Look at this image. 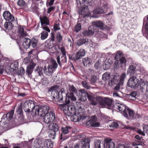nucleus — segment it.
<instances>
[{"mask_svg": "<svg viewBox=\"0 0 148 148\" xmlns=\"http://www.w3.org/2000/svg\"><path fill=\"white\" fill-rule=\"evenodd\" d=\"M114 109L119 110L126 118H128L129 116L130 119H134L137 118L139 119L140 117V115L136 114L133 110L129 109L127 107H126L125 105L122 104L116 103L114 104Z\"/></svg>", "mask_w": 148, "mask_h": 148, "instance_id": "1", "label": "nucleus"}, {"mask_svg": "<svg viewBox=\"0 0 148 148\" xmlns=\"http://www.w3.org/2000/svg\"><path fill=\"white\" fill-rule=\"evenodd\" d=\"M81 104L79 102L76 103V105H68L64 103L59 105V108L61 110H63L64 114L69 116H72L75 114V110H79L81 109Z\"/></svg>", "mask_w": 148, "mask_h": 148, "instance_id": "2", "label": "nucleus"}, {"mask_svg": "<svg viewBox=\"0 0 148 148\" xmlns=\"http://www.w3.org/2000/svg\"><path fill=\"white\" fill-rule=\"evenodd\" d=\"M79 91V95L80 96V101H84L87 100V98L90 101V105L95 106L98 104L97 97L96 98L87 93L85 92L83 90H80Z\"/></svg>", "mask_w": 148, "mask_h": 148, "instance_id": "3", "label": "nucleus"}, {"mask_svg": "<svg viewBox=\"0 0 148 148\" xmlns=\"http://www.w3.org/2000/svg\"><path fill=\"white\" fill-rule=\"evenodd\" d=\"M123 55L120 51L116 53L115 56L116 61L114 64L115 68L117 69L119 65L121 67L125 66L127 61L125 57L123 56Z\"/></svg>", "mask_w": 148, "mask_h": 148, "instance_id": "4", "label": "nucleus"}, {"mask_svg": "<svg viewBox=\"0 0 148 148\" xmlns=\"http://www.w3.org/2000/svg\"><path fill=\"white\" fill-rule=\"evenodd\" d=\"M59 87L58 85L51 86L48 89V92H51V95L53 99H56L60 102H62V97L60 96L57 89L59 88Z\"/></svg>", "mask_w": 148, "mask_h": 148, "instance_id": "5", "label": "nucleus"}, {"mask_svg": "<svg viewBox=\"0 0 148 148\" xmlns=\"http://www.w3.org/2000/svg\"><path fill=\"white\" fill-rule=\"evenodd\" d=\"M43 69L42 67L38 66L36 68L35 71L40 76L43 75L42 71ZM43 71L44 73L46 75L50 76L52 73L53 69L51 66L48 65L47 66V69L46 66H45L43 69Z\"/></svg>", "mask_w": 148, "mask_h": 148, "instance_id": "6", "label": "nucleus"}, {"mask_svg": "<svg viewBox=\"0 0 148 148\" xmlns=\"http://www.w3.org/2000/svg\"><path fill=\"white\" fill-rule=\"evenodd\" d=\"M49 128V137L51 139H54L55 138L56 132L58 131V126L57 124L54 123L50 124Z\"/></svg>", "mask_w": 148, "mask_h": 148, "instance_id": "7", "label": "nucleus"}, {"mask_svg": "<svg viewBox=\"0 0 148 148\" xmlns=\"http://www.w3.org/2000/svg\"><path fill=\"white\" fill-rule=\"evenodd\" d=\"M86 54L85 50L84 49H80L75 54L72 55H69V58L70 60L75 62L77 60L82 58Z\"/></svg>", "mask_w": 148, "mask_h": 148, "instance_id": "8", "label": "nucleus"}, {"mask_svg": "<svg viewBox=\"0 0 148 148\" xmlns=\"http://www.w3.org/2000/svg\"><path fill=\"white\" fill-rule=\"evenodd\" d=\"M92 24L90 26V28L93 29L95 32H98L99 30H103L105 28L104 23L100 21L93 22Z\"/></svg>", "mask_w": 148, "mask_h": 148, "instance_id": "9", "label": "nucleus"}, {"mask_svg": "<svg viewBox=\"0 0 148 148\" xmlns=\"http://www.w3.org/2000/svg\"><path fill=\"white\" fill-rule=\"evenodd\" d=\"M138 79L135 76L130 77L129 79L127 86L131 88H136L139 86L140 83H138Z\"/></svg>", "mask_w": 148, "mask_h": 148, "instance_id": "10", "label": "nucleus"}, {"mask_svg": "<svg viewBox=\"0 0 148 148\" xmlns=\"http://www.w3.org/2000/svg\"><path fill=\"white\" fill-rule=\"evenodd\" d=\"M69 91L68 92V97L70 100L75 101L76 100V98L74 95V93L77 91L76 88L73 85H69Z\"/></svg>", "mask_w": 148, "mask_h": 148, "instance_id": "11", "label": "nucleus"}, {"mask_svg": "<svg viewBox=\"0 0 148 148\" xmlns=\"http://www.w3.org/2000/svg\"><path fill=\"white\" fill-rule=\"evenodd\" d=\"M44 122L47 124L50 123L55 119V115L54 113L52 112L47 113L44 115Z\"/></svg>", "mask_w": 148, "mask_h": 148, "instance_id": "12", "label": "nucleus"}, {"mask_svg": "<svg viewBox=\"0 0 148 148\" xmlns=\"http://www.w3.org/2000/svg\"><path fill=\"white\" fill-rule=\"evenodd\" d=\"M71 129V127L70 126H66L62 127L61 128L62 133L60 134V140L62 141L66 139L67 138L65 137V135L68 134Z\"/></svg>", "mask_w": 148, "mask_h": 148, "instance_id": "13", "label": "nucleus"}, {"mask_svg": "<svg viewBox=\"0 0 148 148\" xmlns=\"http://www.w3.org/2000/svg\"><path fill=\"white\" fill-rule=\"evenodd\" d=\"M3 15L4 18L9 22H13L15 20V18L13 15L8 11H5L4 12Z\"/></svg>", "mask_w": 148, "mask_h": 148, "instance_id": "14", "label": "nucleus"}, {"mask_svg": "<svg viewBox=\"0 0 148 148\" xmlns=\"http://www.w3.org/2000/svg\"><path fill=\"white\" fill-rule=\"evenodd\" d=\"M66 91V90L64 88H62L60 89L59 93V94L60 93L61 94V95L60 96H61V97H62V101H64L63 100L64 99L66 103L69 104L70 101L68 97V93H65V92Z\"/></svg>", "mask_w": 148, "mask_h": 148, "instance_id": "15", "label": "nucleus"}, {"mask_svg": "<svg viewBox=\"0 0 148 148\" xmlns=\"http://www.w3.org/2000/svg\"><path fill=\"white\" fill-rule=\"evenodd\" d=\"M97 120L95 118H92L87 121L86 123V125L88 127H98L100 125L99 122H96Z\"/></svg>", "mask_w": 148, "mask_h": 148, "instance_id": "16", "label": "nucleus"}, {"mask_svg": "<svg viewBox=\"0 0 148 148\" xmlns=\"http://www.w3.org/2000/svg\"><path fill=\"white\" fill-rule=\"evenodd\" d=\"M107 8V6L104 5L102 7H98L94 10L93 13L94 14H101L103 13Z\"/></svg>", "mask_w": 148, "mask_h": 148, "instance_id": "17", "label": "nucleus"}, {"mask_svg": "<svg viewBox=\"0 0 148 148\" xmlns=\"http://www.w3.org/2000/svg\"><path fill=\"white\" fill-rule=\"evenodd\" d=\"M90 140L89 138H84L81 141V148H90Z\"/></svg>", "mask_w": 148, "mask_h": 148, "instance_id": "18", "label": "nucleus"}, {"mask_svg": "<svg viewBox=\"0 0 148 148\" xmlns=\"http://www.w3.org/2000/svg\"><path fill=\"white\" fill-rule=\"evenodd\" d=\"M104 143L106 145V148H114L115 147V143L112 142L111 140L110 139H106Z\"/></svg>", "mask_w": 148, "mask_h": 148, "instance_id": "19", "label": "nucleus"}, {"mask_svg": "<svg viewBox=\"0 0 148 148\" xmlns=\"http://www.w3.org/2000/svg\"><path fill=\"white\" fill-rule=\"evenodd\" d=\"M95 32L93 29L90 28V26L88 28V30L84 31L82 34L85 36H89L93 35Z\"/></svg>", "mask_w": 148, "mask_h": 148, "instance_id": "20", "label": "nucleus"}, {"mask_svg": "<svg viewBox=\"0 0 148 148\" xmlns=\"http://www.w3.org/2000/svg\"><path fill=\"white\" fill-rule=\"evenodd\" d=\"M18 33L20 36L21 39L22 38L27 36V34L25 31L24 30V29L23 27L20 26L18 27Z\"/></svg>", "mask_w": 148, "mask_h": 148, "instance_id": "21", "label": "nucleus"}, {"mask_svg": "<svg viewBox=\"0 0 148 148\" xmlns=\"http://www.w3.org/2000/svg\"><path fill=\"white\" fill-rule=\"evenodd\" d=\"M35 108L36 109L34 112L35 115H38L41 116H44V112H43L42 107L36 106L35 107Z\"/></svg>", "mask_w": 148, "mask_h": 148, "instance_id": "22", "label": "nucleus"}, {"mask_svg": "<svg viewBox=\"0 0 148 148\" xmlns=\"http://www.w3.org/2000/svg\"><path fill=\"white\" fill-rule=\"evenodd\" d=\"M139 86L140 90L143 92L148 91V82H140Z\"/></svg>", "mask_w": 148, "mask_h": 148, "instance_id": "23", "label": "nucleus"}, {"mask_svg": "<svg viewBox=\"0 0 148 148\" xmlns=\"http://www.w3.org/2000/svg\"><path fill=\"white\" fill-rule=\"evenodd\" d=\"M112 63V61L111 59H106L104 62L103 66L104 69L107 70L109 69Z\"/></svg>", "mask_w": 148, "mask_h": 148, "instance_id": "24", "label": "nucleus"}, {"mask_svg": "<svg viewBox=\"0 0 148 148\" xmlns=\"http://www.w3.org/2000/svg\"><path fill=\"white\" fill-rule=\"evenodd\" d=\"M32 40L29 38H25L23 40V45L25 48L27 49L29 48L31 44Z\"/></svg>", "mask_w": 148, "mask_h": 148, "instance_id": "25", "label": "nucleus"}, {"mask_svg": "<svg viewBox=\"0 0 148 148\" xmlns=\"http://www.w3.org/2000/svg\"><path fill=\"white\" fill-rule=\"evenodd\" d=\"M41 26L42 25H48L49 23V19L46 16H44L42 17H40Z\"/></svg>", "mask_w": 148, "mask_h": 148, "instance_id": "26", "label": "nucleus"}, {"mask_svg": "<svg viewBox=\"0 0 148 148\" xmlns=\"http://www.w3.org/2000/svg\"><path fill=\"white\" fill-rule=\"evenodd\" d=\"M94 145L95 148H104L105 146L104 142L101 143V141L98 140L95 141Z\"/></svg>", "mask_w": 148, "mask_h": 148, "instance_id": "27", "label": "nucleus"}, {"mask_svg": "<svg viewBox=\"0 0 148 148\" xmlns=\"http://www.w3.org/2000/svg\"><path fill=\"white\" fill-rule=\"evenodd\" d=\"M136 66L134 65H131L129 66L127 72V73L131 75H132L135 73Z\"/></svg>", "mask_w": 148, "mask_h": 148, "instance_id": "28", "label": "nucleus"}, {"mask_svg": "<svg viewBox=\"0 0 148 148\" xmlns=\"http://www.w3.org/2000/svg\"><path fill=\"white\" fill-rule=\"evenodd\" d=\"M17 5L23 9H26L28 8L27 4L23 0H19L17 2Z\"/></svg>", "mask_w": 148, "mask_h": 148, "instance_id": "29", "label": "nucleus"}, {"mask_svg": "<svg viewBox=\"0 0 148 148\" xmlns=\"http://www.w3.org/2000/svg\"><path fill=\"white\" fill-rule=\"evenodd\" d=\"M92 0H79L80 4L81 5L88 6L91 5Z\"/></svg>", "mask_w": 148, "mask_h": 148, "instance_id": "30", "label": "nucleus"}, {"mask_svg": "<svg viewBox=\"0 0 148 148\" xmlns=\"http://www.w3.org/2000/svg\"><path fill=\"white\" fill-rule=\"evenodd\" d=\"M18 64L17 62H14L12 63L10 66L9 70L11 71L14 72L17 70L18 68Z\"/></svg>", "mask_w": 148, "mask_h": 148, "instance_id": "31", "label": "nucleus"}, {"mask_svg": "<svg viewBox=\"0 0 148 148\" xmlns=\"http://www.w3.org/2000/svg\"><path fill=\"white\" fill-rule=\"evenodd\" d=\"M92 62L91 59L88 57H85L83 59V63L85 66H89Z\"/></svg>", "mask_w": 148, "mask_h": 148, "instance_id": "32", "label": "nucleus"}, {"mask_svg": "<svg viewBox=\"0 0 148 148\" xmlns=\"http://www.w3.org/2000/svg\"><path fill=\"white\" fill-rule=\"evenodd\" d=\"M97 100L99 105L102 107L105 106V97L103 98L101 97H97Z\"/></svg>", "mask_w": 148, "mask_h": 148, "instance_id": "33", "label": "nucleus"}, {"mask_svg": "<svg viewBox=\"0 0 148 148\" xmlns=\"http://www.w3.org/2000/svg\"><path fill=\"white\" fill-rule=\"evenodd\" d=\"M14 112V110H11L9 112L7 113L4 116V118H5L6 119H11L13 116Z\"/></svg>", "mask_w": 148, "mask_h": 148, "instance_id": "34", "label": "nucleus"}, {"mask_svg": "<svg viewBox=\"0 0 148 148\" xmlns=\"http://www.w3.org/2000/svg\"><path fill=\"white\" fill-rule=\"evenodd\" d=\"M16 112L17 114H19L21 117V119H23L24 118V116L23 114V111L22 110V105L19 106L16 110Z\"/></svg>", "mask_w": 148, "mask_h": 148, "instance_id": "35", "label": "nucleus"}, {"mask_svg": "<svg viewBox=\"0 0 148 148\" xmlns=\"http://www.w3.org/2000/svg\"><path fill=\"white\" fill-rule=\"evenodd\" d=\"M29 101H27L25 102L23 105V108L26 112H30V109L29 108Z\"/></svg>", "mask_w": 148, "mask_h": 148, "instance_id": "36", "label": "nucleus"}, {"mask_svg": "<svg viewBox=\"0 0 148 148\" xmlns=\"http://www.w3.org/2000/svg\"><path fill=\"white\" fill-rule=\"evenodd\" d=\"M44 145L46 147L51 148L53 147V142L50 140H46L45 141Z\"/></svg>", "mask_w": 148, "mask_h": 148, "instance_id": "37", "label": "nucleus"}, {"mask_svg": "<svg viewBox=\"0 0 148 148\" xmlns=\"http://www.w3.org/2000/svg\"><path fill=\"white\" fill-rule=\"evenodd\" d=\"M35 66L33 65H30L27 68L26 72L29 76L31 75V74L33 71V69Z\"/></svg>", "mask_w": 148, "mask_h": 148, "instance_id": "38", "label": "nucleus"}, {"mask_svg": "<svg viewBox=\"0 0 148 148\" xmlns=\"http://www.w3.org/2000/svg\"><path fill=\"white\" fill-rule=\"evenodd\" d=\"M12 22H5L4 24V26L5 29L8 30H11L12 29L13 25Z\"/></svg>", "mask_w": 148, "mask_h": 148, "instance_id": "39", "label": "nucleus"}, {"mask_svg": "<svg viewBox=\"0 0 148 148\" xmlns=\"http://www.w3.org/2000/svg\"><path fill=\"white\" fill-rule=\"evenodd\" d=\"M40 38L42 40L46 39L48 36V33L45 31H43L40 33Z\"/></svg>", "mask_w": 148, "mask_h": 148, "instance_id": "40", "label": "nucleus"}, {"mask_svg": "<svg viewBox=\"0 0 148 148\" xmlns=\"http://www.w3.org/2000/svg\"><path fill=\"white\" fill-rule=\"evenodd\" d=\"M126 77V75L125 73H122L120 76L119 83L120 84L123 85Z\"/></svg>", "mask_w": 148, "mask_h": 148, "instance_id": "41", "label": "nucleus"}, {"mask_svg": "<svg viewBox=\"0 0 148 148\" xmlns=\"http://www.w3.org/2000/svg\"><path fill=\"white\" fill-rule=\"evenodd\" d=\"M105 106H110L111 105L113 100L112 99H110L105 97Z\"/></svg>", "mask_w": 148, "mask_h": 148, "instance_id": "42", "label": "nucleus"}, {"mask_svg": "<svg viewBox=\"0 0 148 148\" xmlns=\"http://www.w3.org/2000/svg\"><path fill=\"white\" fill-rule=\"evenodd\" d=\"M59 49L61 51L62 54L63 56V57H61V58H65V61L64 62H66V50L65 49V48L64 47H59Z\"/></svg>", "mask_w": 148, "mask_h": 148, "instance_id": "43", "label": "nucleus"}, {"mask_svg": "<svg viewBox=\"0 0 148 148\" xmlns=\"http://www.w3.org/2000/svg\"><path fill=\"white\" fill-rule=\"evenodd\" d=\"M97 79L96 76L94 74L91 75L90 81L92 84H93L96 82Z\"/></svg>", "mask_w": 148, "mask_h": 148, "instance_id": "44", "label": "nucleus"}, {"mask_svg": "<svg viewBox=\"0 0 148 148\" xmlns=\"http://www.w3.org/2000/svg\"><path fill=\"white\" fill-rule=\"evenodd\" d=\"M116 81V79L114 78L111 80V82L112 84H117L115 86L114 88V90H119L120 89V85L121 84H119V83L117 84V83H116V82H114V81Z\"/></svg>", "mask_w": 148, "mask_h": 148, "instance_id": "45", "label": "nucleus"}, {"mask_svg": "<svg viewBox=\"0 0 148 148\" xmlns=\"http://www.w3.org/2000/svg\"><path fill=\"white\" fill-rule=\"evenodd\" d=\"M56 37L58 43H60L62 40L63 38L60 32H58L57 33Z\"/></svg>", "mask_w": 148, "mask_h": 148, "instance_id": "46", "label": "nucleus"}, {"mask_svg": "<svg viewBox=\"0 0 148 148\" xmlns=\"http://www.w3.org/2000/svg\"><path fill=\"white\" fill-rule=\"evenodd\" d=\"M29 103L28 104L29 105V107L30 108V110H32L33 112H34L36 109L35 107L34 102L31 101L29 100Z\"/></svg>", "mask_w": 148, "mask_h": 148, "instance_id": "47", "label": "nucleus"}, {"mask_svg": "<svg viewBox=\"0 0 148 148\" xmlns=\"http://www.w3.org/2000/svg\"><path fill=\"white\" fill-rule=\"evenodd\" d=\"M86 41V39L82 38L79 40L77 42V45L80 46L82 45L85 44Z\"/></svg>", "mask_w": 148, "mask_h": 148, "instance_id": "48", "label": "nucleus"}, {"mask_svg": "<svg viewBox=\"0 0 148 148\" xmlns=\"http://www.w3.org/2000/svg\"><path fill=\"white\" fill-rule=\"evenodd\" d=\"M43 112H44V115L48 113H50V112H49V106H46L42 107Z\"/></svg>", "mask_w": 148, "mask_h": 148, "instance_id": "49", "label": "nucleus"}, {"mask_svg": "<svg viewBox=\"0 0 148 148\" xmlns=\"http://www.w3.org/2000/svg\"><path fill=\"white\" fill-rule=\"evenodd\" d=\"M110 77V75L108 73H105L102 75V79L104 81H106Z\"/></svg>", "mask_w": 148, "mask_h": 148, "instance_id": "50", "label": "nucleus"}, {"mask_svg": "<svg viewBox=\"0 0 148 148\" xmlns=\"http://www.w3.org/2000/svg\"><path fill=\"white\" fill-rule=\"evenodd\" d=\"M82 84L84 88L88 89H89L90 87L89 84L86 81H83Z\"/></svg>", "mask_w": 148, "mask_h": 148, "instance_id": "51", "label": "nucleus"}, {"mask_svg": "<svg viewBox=\"0 0 148 148\" xmlns=\"http://www.w3.org/2000/svg\"><path fill=\"white\" fill-rule=\"evenodd\" d=\"M53 28L54 32H56L60 30V23H55L53 25Z\"/></svg>", "mask_w": 148, "mask_h": 148, "instance_id": "52", "label": "nucleus"}, {"mask_svg": "<svg viewBox=\"0 0 148 148\" xmlns=\"http://www.w3.org/2000/svg\"><path fill=\"white\" fill-rule=\"evenodd\" d=\"M82 29L81 25L80 23H77L75 27V31L77 32L79 31Z\"/></svg>", "mask_w": 148, "mask_h": 148, "instance_id": "53", "label": "nucleus"}, {"mask_svg": "<svg viewBox=\"0 0 148 148\" xmlns=\"http://www.w3.org/2000/svg\"><path fill=\"white\" fill-rule=\"evenodd\" d=\"M48 79L47 78L44 77L41 80V82L42 85H46L49 83Z\"/></svg>", "mask_w": 148, "mask_h": 148, "instance_id": "54", "label": "nucleus"}, {"mask_svg": "<svg viewBox=\"0 0 148 148\" xmlns=\"http://www.w3.org/2000/svg\"><path fill=\"white\" fill-rule=\"evenodd\" d=\"M25 73V70L23 68H20L17 72V74L19 75H23Z\"/></svg>", "mask_w": 148, "mask_h": 148, "instance_id": "55", "label": "nucleus"}, {"mask_svg": "<svg viewBox=\"0 0 148 148\" xmlns=\"http://www.w3.org/2000/svg\"><path fill=\"white\" fill-rule=\"evenodd\" d=\"M109 126L111 127L116 128L119 126V125L117 123L113 121L109 125Z\"/></svg>", "mask_w": 148, "mask_h": 148, "instance_id": "56", "label": "nucleus"}, {"mask_svg": "<svg viewBox=\"0 0 148 148\" xmlns=\"http://www.w3.org/2000/svg\"><path fill=\"white\" fill-rule=\"evenodd\" d=\"M32 46L33 47H35L37 45V41L35 38H33L31 42Z\"/></svg>", "mask_w": 148, "mask_h": 148, "instance_id": "57", "label": "nucleus"}, {"mask_svg": "<svg viewBox=\"0 0 148 148\" xmlns=\"http://www.w3.org/2000/svg\"><path fill=\"white\" fill-rule=\"evenodd\" d=\"M47 25H42V27L43 29L45 30L48 33H49L50 32V29Z\"/></svg>", "mask_w": 148, "mask_h": 148, "instance_id": "58", "label": "nucleus"}, {"mask_svg": "<svg viewBox=\"0 0 148 148\" xmlns=\"http://www.w3.org/2000/svg\"><path fill=\"white\" fill-rule=\"evenodd\" d=\"M143 132L148 134V125H145L143 127Z\"/></svg>", "mask_w": 148, "mask_h": 148, "instance_id": "59", "label": "nucleus"}, {"mask_svg": "<svg viewBox=\"0 0 148 148\" xmlns=\"http://www.w3.org/2000/svg\"><path fill=\"white\" fill-rule=\"evenodd\" d=\"M47 10V13L48 14H49L51 11L54 10L55 8L54 7L52 6H50Z\"/></svg>", "mask_w": 148, "mask_h": 148, "instance_id": "60", "label": "nucleus"}, {"mask_svg": "<svg viewBox=\"0 0 148 148\" xmlns=\"http://www.w3.org/2000/svg\"><path fill=\"white\" fill-rule=\"evenodd\" d=\"M58 66V65L56 62V61H55L54 62H53L52 65L51 66L52 68L56 69L57 67Z\"/></svg>", "mask_w": 148, "mask_h": 148, "instance_id": "61", "label": "nucleus"}, {"mask_svg": "<svg viewBox=\"0 0 148 148\" xmlns=\"http://www.w3.org/2000/svg\"><path fill=\"white\" fill-rule=\"evenodd\" d=\"M51 40L52 42L55 41V36L53 32L51 33Z\"/></svg>", "mask_w": 148, "mask_h": 148, "instance_id": "62", "label": "nucleus"}, {"mask_svg": "<svg viewBox=\"0 0 148 148\" xmlns=\"http://www.w3.org/2000/svg\"><path fill=\"white\" fill-rule=\"evenodd\" d=\"M117 148H130L129 147H126L123 145H119Z\"/></svg>", "mask_w": 148, "mask_h": 148, "instance_id": "63", "label": "nucleus"}, {"mask_svg": "<svg viewBox=\"0 0 148 148\" xmlns=\"http://www.w3.org/2000/svg\"><path fill=\"white\" fill-rule=\"evenodd\" d=\"M147 21L145 25V27L146 30L147 32V34H148V16L147 17ZM147 38H148V36Z\"/></svg>", "mask_w": 148, "mask_h": 148, "instance_id": "64", "label": "nucleus"}]
</instances>
